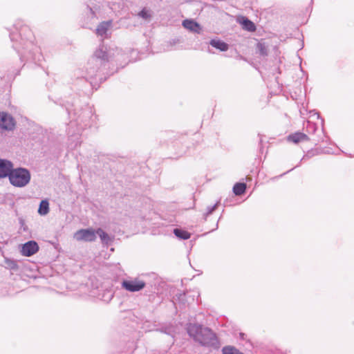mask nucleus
<instances>
[{
  "mask_svg": "<svg viewBox=\"0 0 354 354\" xmlns=\"http://www.w3.org/2000/svg\"><path fill=\"white\" fill-rule=\"evenodd\" d=\"M127 55L122 50L115 48L106 50V48L101 44L95 51L93 55L89 59L86 66V75L84 77L90 82L92 86L93 82L98 80L100 82L106 80L103 78L102 73V67L105 66L106 62L114 60L119 62L121 59H127Z\"/></svg>",
  "mask_w": 354,
  "mask_h": 354,
  "instance_id": "nucleus-1",
  "label": "nucleus"
},
{
  "mask_svg": "<svg viewBox=\"0 0 354 354\" xmlns=\"http://www.w3.org/2000/svg\"><path fill=\"white\" fill-rule=\"evenodd\" d=\"M189 335L201 345L207 347L218 348L220 346L216 335L208 328L202 327L198 324H190L187 326Z\"/></svg>",
  "mask_w": 354,
  "mask_h": 354,
  "instance_id": "nucleus-2",
  "label": "nucleus"
},
{
  "mask_svg": "<svg viewBox=\"0 0 354 354\" xmlns=\"http://www.w3.org/2000/svg\"><path fill=\"white\" fill-rule=\"evenodd\" d=\"M98 236L103 243H109L113 240L112 236L104 232L102 228L94 230L93 228L82 229L77 231L73 238L77 241L92 242Z\"/></svg>",
  "mask_w": 354,
  "mask_h": 354,
  "instance_id": "nucleus-3",
  "label": "nucleus"
},
{
  "mask_svg": "<svg viewBox=\"0 0 354 354\" xmlns=\"http://www.w3.org/2000/svg\"><path fill=\"white\" fill-rule=\"evenodd\" d=\"M91 111L88 109L82 111L80 115L75 120H71L68 124V133L70 137L77 138V136L86 127L90 125L89 118Z\"/></svg>",
  "mask_w": 354,
  "mask_h": 354,
  "instance_id": "nucleus-4",
  "label": "nucleus"
},
{
  "mask_svg": "<svg viewBox=\"0 0 354 354\" xmlns=\"http://www.w3.org/2000/svg\"><path fill=\"white\" fill-rule=\"evenodd\" d=\"M30 178L29 170L22 167L16 169L12 167L8 176L11 185L16 187H25L30 183Z\"/></svg>",
  "mask_w": 354,
  "mask_h": 354,
  "instance_id": "nucleus-5",
  "label": "nucleus"
},
{
  "mask_svg": "<svg viewBox=\"0 0 354 354\" xmlns=\"http://www.w3.org/2000/svg\"><path fill=\"white\" fill-rule=\"evenodd\" d=\"M122 287L129 292H138L145 287V282L137 278L124 280Z\"/></svg>",
  "mask_w": 354,
  "mask_h": 354,
  "instance_id": "nucleus-6",
  "label": "nucleus"
},
{
  "mask_svg": "<svg viewBox=\"0 0 354 354\" xmlns=\"http://www.w3.org/2000/svg\"><path fill=\"white\" fill-rule=\"evenodd\" d=\"M15 122L13 118L4 112L0 113V128L10 131L15 127Z\"/></svg>",
  "mask_w": 354,
  "mask_h": 354,
  "instance_id": "nucleus-7",
  "label": "nucleus"
},
{
  "mask_svg": "<svg viewBox=\"0 0 354 354\" xmlns=\"http://www.w3.org/2000/svg\"><path fill=\"white\" fill-rule=\"evenodd\" d=\"M13 164L11 161L0 159V178L9 176Z\"/></svg>",
  "mask_w": 354,
  "mask_h": 354,
  "instance_id": "nucleus-8",
  "label": "nucleus"
},
{
  "mask_svg": "<svg viewBox=\"0 0 354 354\" xmlns=\"http://www.w3.org/2000/svg\"><path fill=\"white\" fill-rule=\"evenodd\" d=\"M39 250L38 245H21L20 252L23 256L30 257Z\"/></svg>",
  "mask_w": 354,
  "mask_h": 354,
  "instance_id": "nucleus-9",
  "label": "nucleus"
},
{
  "mask_svg": "<svg viewBox=\"0 0 354 354\" xmlns=\"http://www.w3.org/2000/svg\"><path fill=\"white\" fill-rule=\"evenodd\" d=\"M183 26L185 28L194 32H200L201 28L200 25L192 19H185L183 21Z\"/></svg>",
  "mask_w": 354,
  "mask_h": 354,
  "instance_id": "nucleus-10",
  "label": "nucleus"
},
{
  "mask_svg": "<svg viewBox=\"0 0 354 354\" xmlns=\"http://www.w3.org/2000/svg\"><path fill=\"white\" fill-rule=\"evenodd\" d=\"M288 140L294 143H298L301 141L308 140V137L306 134L301 132H296L288 136Z\"/></svg>",
  "mask_w": 354,
  "mask_h": 354,
  "instance_id": "nucleus-11",
  "label": "nucleus"
},
{
  "mask_svg": "<svg viewBox=\"0 0 354 354\" xmlns=\"http://www.w3.org/2000/svg\"><path fill=\"white\" fill-rule=\"evenodd\" d=\"M111 21L102 22L96 29V33L101 37H106L108 29L111 27Z\"/></svg>",
  "mask_w": 354,
  "mask_h": 354,
  "instance_id": "nucleus-12",
  "label": "nucleus"
},
{
  "mask_svg": "<svg viewBox=\"0 0 354 354\" xmlns=\"http://www.w3.org/2000/svg\"><path fill=\"white\" fill-rule=\"evenodd\" d=\"M209 44L221 51H226L228 50V44L220 39H212Z\"/></svg>",
  "mask_w": 354,
  "mask_h": 354,
  "instance_id": "nucleus-13",
  "label": "nucleus"
},
{
  "mask_svg": "<svg viewBox=\"0 0 354 354\" xmlns=\"http://www.w3.org/2000/svg\"><path fill=\"white\" fill-rule=\"evenodd\" d=\"M49 202L47 199L42 200L40 202L38 209V214L41 216H46L49 213Z\"/></svg>",
  "mask_w": 354,
  "mask_h": 354,
  "instance_id": "nucleus-14",
  "label": "nucleus"
},
{
  "mask_svg": "<svg viewBox=\"0 0 354 354\" xmlns=\"http://www.w3.org/2000/svg\"><path fill=\"white\" fill-rule=\"evenodd\" d=\"M174 234L176 237H178L180 240H186L190 238V233H189L187 231L180 229V228H176L174 230Z\"/></svg>",
  "mask_w": 354,
  "mask_h": 354,
  "instance_id": "nucleus-15",
  "label": "nucleus"
},
{
  "mask_svg": "<svg viewBox=\"0 0 354 354\" xmlns=\"http://www.w3.org/2000/svg\"><path fill=\"white\" fill-rule=\"evenodd\" d=\"M245 189L246 185L245 183H238L234 185L233 192L235 195L241 196L245 192Z\"/></svg>",
  "mask_w": 354,
  "mask_h": 354,
  "instance_id": "nucleus-16",
  "label": "nucleus"
},
{
  "mask_svg": "<svg viewBox=\"0 0 354 354\" xmlns=\"http://www.w3.org/2000/svg\"><path fill=\"white\" fill-rule=\"evenodd\" d=\"M242 24L243 28L248 31L253 32L256 30L254 24L247 18L243 20Z\"/></svg>",
  "mask_w": 354,
  "mask_h": 354,
  "instance_id": "nucleus-17",
  "label": "nucleus"
},
{
  "mask_svg": "<svg viewBox=\"0 0 354 354\" xmlns=\"http://www.w3.org/2000/svg\"><path fill=\"white\" fill-rule=\"evenodd\" d=\"M317 129V125L313 121L308 120L306 126V132L309 134H314Z\"/></svg>",
  "mask_w": 354,
  "mask_h": 354,
  "instance_id": "nucleus-18",
  "label": "nucleus"
},
{
  "mask_svg": "<svg viewBox=\"0 0 354 354\" xmlns=\"http://www.w3.org/2000/svg\"><path fill=\"white\" fill-rule=\"evenodd\" d=\"M223 354H243L232 346H225L222 349Z\"/></svg>",
  "mask_w": 354,
  "mask_h": 354,
  "instance_id": "nucleus-19",
  "label": "nucleus"
},
{
  "mask_svg": "<svg viewBox=\"0 0 354 354\" xmlns=\"http://www.w3.org/2000/svg\"><path fill=\"white\" fill-rule=\"evenodd\" d=\"M140 17L144 19H149L151 17V12L147 9H142L138 15Z\"/></svg>",
  "mask_w": 354,
  "mask_h": 354,
  "instance_id": "nucleus-20",
  "label": "nucleus"
},
{
  "mask_svg": "<svg viewBox=\"0 0 354 354\" xmlns=\"http://www.w3.org/2000/svg\"><path fill=\"white\" fill-rule=\"evenodd\" d=\"M219 202H217L216 204H214L212 206H208L206 209V212L204 214L205 218L210 215L216 208L218 205Z\"/></svg>",
  "mask_w": 354,
  "mask_h": 354,
  "instance_id": "nucleus-21",
  "label": "nucleus"
},
{
  "mask_svg": "<svg viewBox=\"0 0 354 354\" xmlns=\"http://www.w3.org/2000/svg\"><path fill=\"white\" fill-rule=\"evenodd\" d=\"M6 263L8 268H9L11 270H16L17 268V264L14 261L8 259L6 261Z\"/></svg>",
  "mask_w": 354,
  "mask_h": 354,
  "instance_id": "nucleus-22",
  "label": "nucleus"
},
{
  "mask_svg": "<svg viewBox=\"0 0 354 354\" xmlns=\"http://www.w3.org/2000/svg\"><path fill=\"white\" fill-rule=\"evenodd\" d=\"M258 48L259 49L261 55H266L267 54L266 49L263 44H259Z\"/></svg>",
  "mask_w": 354,
  "mask_h": 354,
  "instance_id": "nucleus-23",
  "label": "nucleus"
},
{
  "mask_svg": "<svg viewBox=\"0 0 354 354\" xmlns=\"http://www.w3.org/2000/svg\"><path fill=\"white\" fill-rule=\"evenodd\" d=\"M309 114H310V117L316 118L317 120L319 118V115L315 110L310 111Z\"/></svg>",
  "mask_w": 354,
  "mask_h": 354,
  "instance_id": "nucleus-24",
  "label": "nucleus"
},
{
  "mask_svg": "<svg viewBox=\"0 0 354 354\" xmlns=\"http://www.w3.org/2000/svg\"><path fill=\"white\" fill-rule=\"evenodd\" d=\"M299 113H300L301 116L304 118L306 116V115H307L308 111L304 107H303L299 109Z\"/></svg>",
  "mask_w": 354,
  "mask_h": 354,
  "instance_id": "nucleus-25",
  "label": "nucleus"
},
{
  "mask_svg": "<svg viewBox=\"0 0 354 354\" xmlns=\"http://www.w3.org/2000/svg\"><path fill=\"white\" fill-rule=\"evenodd\" d=\"M26 243L30 244V243H37L35 241H27Z\"/></svg>",
  "mask_w": 354,
  "mask_h": 354,
  "instance_id": "nucleus-26",
  "label": "nucleus"
},
{
  "mask_svg": "<svg viewBox=\"0 0 354 354\" xmlns=\"http://www.w3.org/2000/svg\"><path fill=\"white\" fill-rule=\"evenodd\" d=\"M20 223H21V225H23L24 224V221L22 219H20Z\"/></svg>",
  "mask_w": 354,
  "mask_h": 354,
  "instance_id": "nucleus-27",
  "label": "nucleus"
}]
</instances>
